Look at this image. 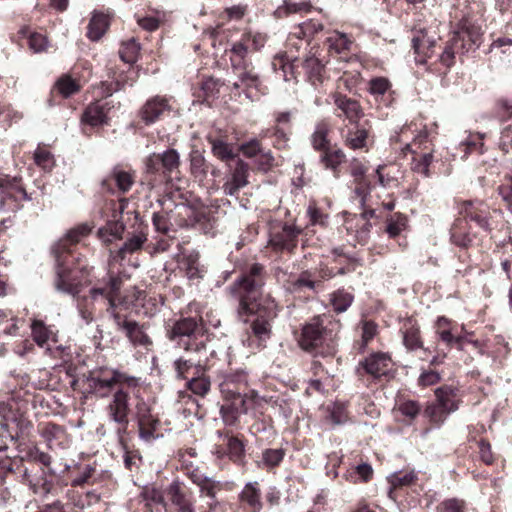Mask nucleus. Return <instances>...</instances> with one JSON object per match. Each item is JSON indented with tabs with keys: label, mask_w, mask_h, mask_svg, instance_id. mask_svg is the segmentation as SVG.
<instances>
[{
	"label": "nucleus",
	"mask_w": 512,
	"mask_h": 512,
	"mask_svg": "<svg viewBox=\"0 0 512 512\" xmlns=\"http://www.w3.org/2000/svg\"><path fill=\"white\" fill-rule=\"evenodd\" d=\"M283 448H267L262 451L261 465L267 469L277 467L284 459Z\"/></svg>",
	"instance_id": "obj_50"
},
{
	"label": "nucleus",
	"mask_w": 512,
	"mask_h": 512,
	"mask_svg": "<svg viewBox=\"0 0 512 512\" xmlns=\"http://www.w3.org/2000/svg\"><path fill=\"white\" fill-rule=\"evenodd\" d=\"M482 42L480 29L473 25H461L446 42L456 54L464 55L475 51Z\"/></svg>",
	"instance_id": "obj_10"
},
{
	"label": "nucleus",
	"mask_w": 512,
	"mask_h": 512,
	"mask_svg": "<svg viewBox=\"0 0 512 512\" xmlns=\"http://www.w3.org/2000/svg\"><path fill=\"white\" fill-rule=\"evenodd\" d=\"M247 384V374L244 371H237L235 373L228 374L224 382L221 384L222 391H228L235 396L236 392L241 393V387Z\"/></svg>",
	"instance_id": "obj_45"
},
{
	"label": "nucleus",
	"mask_w": 512,
	"mask_h": 512,
	"mask_svg": "<svg viewBox=\"0 0 512 512\" xmlns=\"http://www.w3.org/2000/svg\"><path fill=\"white\" fill-rule=\"evenodd\" d=\"M168 337L187 352L203 354L207 350L203 327L194 317L177 320L168 330Z\"/></svg>",
	"instance_id": "obj_4"
},
{
	"label": "nucleus",
	"mask_w": 512,
	"mask_h": 512,
	"mask_svg": "<svg viewBox=\"0 0 512 512\" xmlns=\"http://www.w3.org/2000/svg\"><path fill=\"white\" fill-rule=\"evenodd\" d=\"M186 387L195 395L201 397L205 396L211 388V382L205 375V369H203L199 374H193L186 382Z\"/></svg>",
	"instance_id": "obj_42"
},
{
	"label": "nucleus",
	"mask_w": 512,
	"mask_h": 512,
	"mask_svg": "<svg viewBox=\"0 0 512 512\" xmlns=\"http://www.w3.org/2000/svg\"><path fill=\"white\" fill-rule=\"evenodd\" d=\"M190 169L191 173L197 178H203L207 174V165L204 156L198 152L193 151L190 155Z\"/></svg>",
	"instance_id": "obj_62"
},
{
	"label": "nucleus",
	"mask_w": 512,
	"mask_h": 512,
	"mask_svg": "<svg viewBox=\"0 0 512 512\" xmlns=\"http://www.w3.org/2000/svg\"><path fill=\"white\" fill-rule=\"evenodd\" d=\"M27 481L30 490L40 497L48 496L54 489L53 477L45 471H42L39 476L27 479Z\"/></svg>",
	"instance_id": "obj_36"
},
{
	"label": "nucleus",
	"mask_w": 512,
	"mask_h": 512,
	"mask_svg": "<svg viewBox=\"0 0 512 512\" xmlns=\"http://www.w3.org/2000/svg\"><path fill=\"white\" fill-rule=\"evenodd\" d=\"M321 285V281H315L313 273L309 270L302 271L298 277L290 281L289 289L291 292H301L310 290L317 292V288Z\"/></svg>",
	"instance_id": "obj_38"
},
{
	"label": "nucleus",
	"mask_w": 512,
	"mask_h": 512,
	"mask_svg": "<svg viewBox=\"0 0 512 512\" xmlns=\"http://www.w3.org/2000/svg\"><path fill=\"white\" fill-rule=\"evenodd\" d=\"M403 343L408 350H416L422 347L420 331L417 327H410L404 331Z\"/></svg>",
	"instance_id": "obj_63"
},
{
	"label": "nucleus",
	"mask_w": 512,
	"mask_h": 512,
	"mask_svg": "<svg viewBox=\"0 0 512 512\" xmlns=\"http://www.w3.org/2000/svg\"><path fill=\"white\" fill-rule=\"evenodd\" d=\"M465 218L475 222L479 228L487 233L492 231L490 224V213L487 206L479 201H468L463 204L460 211Z\"/></svg>",
	"instance_id": "obj_18"
},
{
	"label": "nucleus",
	"mask_w": 512,
	"mask_h": 512,
	"mask_svg": "<svg viewBox=\"0 0 512 512\" xmlns=\"http://www.w3.org/2000/svg\"><path fill=\"white\" fill-rule=\"evenodd\" d=\"M368 138V131L364 127H356L354 130H349L346 136L347 145L356 150L362 149L366 146Z\"/></svg>",
	"instance_id": "obj_53"
},
{
	"label": "nucleus",
	"mask_w": 512,
	"mask_h": 512,
	"mask_svg": "<svg viewBox=\"0 0 512 512\" xmlns=\"http://www.w3.org/2000/svg\"><path fill=\"white\" fill-rule=\"evenodd\" d=\"M167 496L179 512H195L193 494L180 480H173L167 487Z\"/></svg>",
	"instance_id": "obj_17"
},
{
	"label": "nucleus",
	"mask_w": 512,
	"mask_h": 512,
	"mask_svg": "<svg viewBox=\"0 0 512 512\" xmlns=\"http://www.w3.org/2000/svg\"><path fill=\"white\" fill-rule=\"evenodd\" d=\"M449 414L448 411L444 410L436 402L427 405L424 410V415L436 426L443 424Z\"/></svg>",
	"instance_id": "obj_57"
},
{
	"label": "nucleus",
	"mask_w": 512,
	"mask_h": 512,
	"mask_svg": "<svg viewBox=\"0 0 512 512\" xmlns=\"http://www.w3.org/2000/svg\"><path fill=\"white\" fill-rule=\"evenodd\" d=\"M227 457L235 464L243 466L246 463V445L242 439L237 436L226 433Z\"/></svg>",
	"instance_id": "obj_33"
},
{
	"label": "nucleus",
	"mask_w": 512,
	"mask_h": 512,
	"mask_svg": "<svg viewBox=\"0 0 512 512\" xmlns=\"http://www.w3.org/2000/svg\"><path fill=\"white\" fill-rule=\"evenodd\" d=\"M197 355V359L192 357L188 359L178 358L174 361V370L177 378L187 379L188 381L193 374H199L204 369L202 361L207 359L206 352Z\"/></svg>",
	"instance_id": "obj_23"
},
{
	"label": "nucleus",
	"mask_w": 512,
	"mask_h": 512,
	"mask_svg": "<svg viewBox=\"0 0 512 512\" xmlns=\"http://www.w3.org/2000/svg\"><path fill=\"white\" fill-rule=\"evenodd\" d=\"M91 231V228L87 224H81L78 225L75 228H72L69 230L66 235L65 239L60 240L54 247L52 248V252L55 256V261L57 262V254L61 256V260L65 261V267L66 268H73L74 265H76L78 262L80 263L79 259H76L72 253L71 250L68 247V242L73 244L80 241V239L86 235H88Z\"/></svg>",
	"instance_id": "obj_13"
},
{
	"label": "nucleus",
	"mask_w": 512,
	"mask_h": 512,
	"mask_svg": "<svg viewBox=\"0 0 512 512\" xmlns=\"http://www.w3.org/2000/svg\"><path fill=\"white\" fill-rule=\"evenodd\" d=\"M257 486V482H248L240 493V500L248 512H260L262 509L261 493Z\"/></svg>",
	"instance_id": "obj_32"
},
{
	"label": "nucleus",
	"mask_w": 512,
	"mask_h": 512,
	"mask_svg": "<svg viewBox=\"0 0 512 512\" xmlns=\"http://www.w3.org/2000/svg\"><path fill=\"white\" fill-rule=\"evenodd\" d=\"M391 359L385 353H373L362 360L359 365L373 378H380L389 371Z\"/></svg>",
	"instance_id": "obj_22"
},
{
	"label": "nucleus",
	"mask_w": 512,
	"mask_h": 512,
	"mask_svg": "<svg viewBox=\"0 0 512 512\" xmlns=\"http://www.w3.org/2000/svg\"><path fill=\"white\" fill-rule=\"evenodd\" d=\"M238 75V80L232 84L234 90H239L243 88V91L248 99L255 100L251 93V89H255L256 91L264 94L261 87V80L258 75L254 71V67L251 65L249 68H239L235 71Z\"/></svg>",
	"instance_id": "obj_19"
},
{
	"label": "nucleus",
	"mask_w": 512,
	"mask_h": 512,
	"mask_svg": "<svg viewBox=\"0 0 512 512\" xmlns=\"http://www.w3.org/2000/svg\"><path fill=\"white\" fill-rule=\"evenodd\" d=\"M107 112L108 109L101 102L91 103L84 110L81 121L92 127L101 126L108 121Z\"/></svg>",
	"instance_id": "obj_31"
},
{
	"label": "nucleus",
	"mask_w": 512,
	"mask_h": 512,
	"mask_svg": "<svg viewBox=\"0 0 512 512\" xmlns=\"http://www.w3.org/2000/svg\"><path fill=\"white\" fill-rule=\"evenodd\" d=\"M92 267L77 263L73 268H66L65 261L57 254V271L54 281L58 292L70 295L76 303L78 313L82 320L89 324L94 319V305L103 303L106 306L119 300L123 277L120 273L108 271L106 275L97 280L89 289L88 295H81L85 286L90 284L88 277Z\"/></svg>",
	"instance_id": "obj_2"
},
{
	"label": "nucleus",
	"mask_w": 512,
	"mask_h": 512,
	"mask_svg": "<svg viewBox=\"0 0 512 512\" xmlns=\"http://www.w3.org/2000/svg\"><path fill=\"white\" fill-rule=\"evenodd\" d=\"M185 475L199 488L200 497L208 498V510L205 512H214L220 505L217 496L227 488L228 483L207 476L198 467L186 468Z\"/></svg>",
	"instance_id": "obj_6"
},
{
	"label": "nucleus",
	"mask_w": 512,
	"mask_h": 512,
	"mask_svg": "<svg viewBox=\"0 0 512 512\" xmlns=\"http://www.w3.org/2000/svg\"><path fill=\"white\" fill-rule=\"evenodd\" d=\"M39 434L50 450H64L70 445V438L64 426L48 422L39 427Z\"/></svg>",
	"instance_id": "obj_15"
},
{
	"label": "nucleus",
	"mask_w": 512,
	"mask_h": 512,
	"mask_svg": "<svg viewBox=\"0 0 512 512\" xmlns=\"http://www.w3.org/2000/svg\"><path fill=\"white\" fill-rule=\"evenodd\" d=\"M56 89L64 97L68 98L80 90V85L69 75H63L56 82Z\"/></svg>",
	"instance_id": "obj_54"
},
{
	"label": "nucleus",
	"mask_w": 512,
	"mask_h": 512,
	"mask_svg": "<svg viewBox=\"0 0 512 512\" xmlns=\"http://www.w3.org/2000/svg\"><path fill=\"white\" fill-rule=\"evenodd\" d=\"M299 345L302 349L317 353L332 355L335 353V345L331 339L327 338L326 329L317 321L305 324L302 328Z\"/></svg>",
	"instance_id": "obj_8"
},
{
	"label": "nucleus",
	"mask_w": 512,
	"mask_h": 512,
	"mask_svg": "<svg viewBox=\"0 0 512 512\" xmlns=\"http://www.w3.org/2000/svg\"><path fill=\"white\" fill-rule=\"evenodd\" d=\"M139 71L137 68L133 66H129L127 70L121 71L119 74L114 75V82L107 85L103 94L107 96H111L114 92L124 89L127 86H133V84L137 81Z\"/></svg>",
	"instance_id": "obj_30"
},
{
	"label": "nucleus",
	"mask_w": 512,
	"mask_h": 512,
	"mask_svg": "<svg viewBox=\"0 0 512 512\" xmlns=\"http://www.w3.org/2000/svg\"><path fill=\"white\" fill-rule=\"evenodd\" d=\"M407 222V217L403 214L396 213L391 216L387 221L386 227V232L388 233L389 237H397L402 231L406 229Z\"/></svg>",
	"instance_id": "obj_55"
},
{
	"label": "nucleus",
	"mask_w": 512,
	"mask_h": 512,
	"mask_svg": "<svg viewBox=\"0 0 512 512\" xmlns=\"http://www.w3.org/2000/svg\"><path fill=\"white\" fill-rule=\"evenodd\" d=\"M147 241V235L143 231H139L136 234L128 237L127 240L118 250V256L124 259L127 254H132L142 248L144 243Z\"/></svg>",
	"instance_id": "obj_44"
},
{
	"label": "nucleus",
	"mask_w": 512,
	"mask_h": 512,
	"mask_svg": "<svg viewBox=\"0 0 512 512\" xmlns=\"http://www.w3.org/2000/svg\"><path fill=\"white\" fill-rule=\"evenodd\" d=\"M126 337L134 346L147 347L152 344V341L145 331L144 325L139 324L135 320H131L123 330Z\"/></svg>",
	"instance_id": "obj_34"
},
{
	"label": "nucleus",
	"mask_w": 512,
	"mask_h": 512,
	"mask_svg": "<svg viewBox=\"0 0 512 512\" xmlns=\"http://www.w3.org/2000/svg\"><path fill=\"white\" fill-rule=\"evenodd\" d=\"M158 154L163 168V178H168L169 174L179 167V153L175 149H167Z\"/></svg>",
	"instance_id": "obj_47"
},
{
	"label": "nucleus",
	"mask_w": 512,
	"mask_h": 512,
	"mask_svg": "<svg viewBox=\"0 0 512 512\" xmlns=\"http://www.w3.org/2000/svg\"><path fill=\"white\" fill-rule=\"evenodd\" d=\"M436 403L449 413L458 409L456 390L450 386H442L435 390Z\"/></svg>",
	"instance_id": "obj_39"
},
{
	"label": "nucleus",
	"mask_w": 512,
	"mask_h": 512,
	"mask_svg": "<svg viewBox=\"0 0 512 512\" xmlns=\"http://www.w3.org/2000/svg\"><path fill=\"white\" fill-rule=\"evenodd\" d=\"M265 275L264 266L253 263L227 288L231 298L238 302L239 314H256L247 340L248 346L256 348L265 347L271 337L272 321L278 315L276 301L269 296L261 298Z\"/></svg>",
	"instance_id": "obj_1"
},
{
	"label": "nucleus",
	"mask_w": 512,
	"mask_h": 512,
	"mask_svg": "<svg viewBox=\"0 0 512 512\" xmlns=\"http://www.w3.org/2000/svg\"><path fill=\"white\" fill-rule=\"evenodd\" d=\"M353 300L354 296L343 289L333 292L330 297L331 305L336 313L345 312L351 306Z\"/></svg>",
	"instance_id": "obj_48"
},
{
	"label": "nucleus",
	"mask_w": 512,
	"mask_h": 512,
	"mask_svg": "<svg viewBox=\"0 0 512 512\" xmlns=\"http://www.w3.org/2000/svg\"><path fill=\"white\" fill-rule=\"evenodd\" d=\"M134 420L138 428V437L145 444H152L159 438V417L152 412V407L144 399H139L135 405Z\"/></svg>",
	"instance_id": "obj_7"
},
{
	"label": "nucleus",
	"mask_w": 512,
	"mask_h": 512,
	"mask_svg": "<svg viewBox=\"0 0 512 512\" xmlns=\"http://www.w3.org/2000/svg\"><path fill=\"white\" fill-rule=\"evenodd\" d=\"M334 103L351 123H357L363 116L362 108L355 99L339 93L334 96Z\"/></svg>",
	"instance_id": "obj_28"
},
{
	"label": "nucleus",
	"mask_w": 512,
	"mask_h": 512,
	"mask_svg": "<svg viewBox=\"0 0 512 512\" xmlns=\"http://www.w3.org/2000/svg\"><path fill=\"white\" fill-rule=\"evenodd\" d=\"M390 88L391 83L385 77H374L368 82V92L374 96L375 99L383 97Z\"/></svg>",
	"instance_id": "obj_59"
},
{
	"label": "nucleus",
	"mask_w": 512,
	"mask_h": 512,
	"mask_svg": "<svg viewBox=\"0 0 512 512\" xmlns=\"http://www.w3.org/2000/svg\"><path fill=\"white\" fill-rule=\"evenodd\" d=\"M434 160V156L431 152L420 155L419 158L414 157L412 162V170L424 177L430 176V165Z\"/></svg>",
	"instance_id": "obj_61"
},
{
	"label": "nucleus",
	"mask_w": 512,
	"mask_h": 512,
	"mask_svg": "<svg viewBox=\"0 0 512 512\" xmlns=\"http://www.w3.org/2000/svg\"><path fill=\"white\" fill-rule=\"evenodd\" d=\"M451 242L461 248L469 247L473 238L467 231V222L464 219H457L450 229Z\"/></svg>",
	"instance_id": "obj_35"
},
{
	"label": "nucleus",
	"mask_w": 512,
	"mask_h": 512,
	"mask_svg": "<svg viewBox=\"0 0 512 512\" xmlns=\"http://www.w3.org/2000/svg\"><path fill=\"white\" fill-rule=\"evenodd\" d=\"M31 332L33 340L42 348H44L51 338L54 337L51 329L41 320H33L31 324Z\"/></svg>",
	"instance_id": "obj_46"
},
{
	"label": "nucleus",
	"mask_w": 512,
	"mask_h": 512,
	"mask_svg": "<svg viewBox=\"0 0 512 512\" xmlns=\"http://www.w3.org/2000/svg\"><path fill=\"white\" fill-rule=\"evenodd\" d=\"M139 50L140 44L134 38H131L123 43L122 49L119 51L120 58L125 63L132 64L136 61Z\"/></svg>",
	"instance_id": "obj_60"
},
{
	"label": "nucleus",
	"mask_w": 512,
	"mask_h": 512,
	"mask_svg": "<svg viewBox=\"0 0 512 512\" xmlns=\"http://www.w3.org/2000/svg\"><path fill=\"white\" fill-rule=\"evenodd\" d=\"M329 48L334 50L336 53H342L350 49L352 42L345 33L334 32L327 38Z\"/></svg>",
	"instance_id": "obj_58"
},
{
	"label": "nucleus",
	"mask_w": 512,
	"mask_h": 512,
	"mask_svg": "<svg viewBox=\"0 0 512 512\" xmlns=\"http://www.w3.org/2000/svg\"><path fill=\"white\" fill-rule=\"evenodd\" d=\"M85 382L89 393L98 398H106L112 395L111 392L115 387H137L140 384V379L118 369L99 367L88 373Z\"/></svg>",
	"instance_id": "obj_3"
},
{
	"label": "nucleus",
	"mask_w": 512,
	"mask_h": 512,
	"mask_svg": "<svg viewBox=\"0 0 512 512\" xmlns=\"http://www.w3.org/2000/svg\"><path fill=\"white\" fill-rule=\"evenodd\" d=\"M297 61V57L292 54L286 52L283 55L276 56L273 61L274 70H281L283 79L285 81H290L295 79V62Z\"/></svg>",
	"instance_id": "obj_37"
},
{
	"label": "nucleus",
	"mask_w": 512,
	"mask_h": 512,
	"mask_svg": "<svg viewBox=\"0 0 512 512\" xmlns=\"http://www.w3.org/2000/svg\"><path fill=\"white\" fill-rule=\"evenodd\" d=\"M125 226L122 222L111 221L106 224L105 227L99 229V237L105 243H111L112 241L122 237Z\"/></svg>",
	"instance_id": "obj_49"
},
{
	"label": "nucleus",
	"mask_w": 512,
	"mask_h": 512,
	"mask_svg": "<svg viewBox=\"0 0 512 512\" xmlns=\"http://www.w3.org/2000/svg\"><path fill=\"white\" fill-rule=\"evenodd\" d=\"M205 269L198 257L190 255L186 259V276L190 281H199L204 277Z\"/></svg>",
	"instance_id": "obj_56"
},
{
	"label": "nucleus",
	"mask_w": 512,
	"mask_h": 512,
	"mask_svg": "<svg viewBox=\"0 0 512 512\" xmlns=\"http://www.w3.org/2000/svg\"><path fill=\"white\" fill-rule=\"evenodd\" d=\"M122 306L123 302L121 300H117L106 306V312L108 316L113 320L116 328L123 332L126 325L129 324L131 320H128L126 316L121 315L120 310Z\"/></svg>",
	"instance_id": "obj_52"
},
{
	"label": "nucleus",
	"mask_w": 512,
	"mask_h": 512,
	"mask_svg": "<svg viewBox=\"0 0 512 512\" xmlns=\"http://www.w3.org/2000/svg\"><path fill=\"white\" fill-rule=\"evenodd\" d=\"M108 422L115 426L116 439L124 444L131 412L130 395L125 387H118L105 407Z\"/></svg>",
	"instance_id": "obj_5"
},
{
	"label": "nucleus",
	"mask_w": 512,
	"mask_h": 512,
	"mask_svg": "<svg viewBox=\"0 0 512 512\" xmlns=\"http://www.w3.org/2000/svg\"><path fill=\"white\" fill-rule=\"evenodd\" d=\"M22 472V478L29 477L28 469L24 467V460L19 456L8 454V447H0V474L8 475Z\"/></svg>",
	"instance_id": "obj_26"
},
{
	"label": "nucleus",
	"mask_w": 512,
	"mask_h": 512,
	"mask_svg": "<svg viewBox=\"0 0 512 512\" xmlns=\"http://www.w3.org/2000/svg\"><path fill=\"white\" fill-rule=\"evenodd\" d=\"M328 133L329 125L325 121L316 124L311 135V144L315 150L323 152L329 148Z\"/></svg>",
	"instance_id": "obj_43"
},
{
	"label": "nucleus",
	"mask_w": 512,
	"mask_h": 512,
	"mask_svg": "<svg viewBox=\"0 0 512 512\" xmlns=\"http://www.w3.org/2000/svg\"><path fill=\"white\" fill-rule=\"evenodd\" d=\"M245 412V400L240 392H236L232 400L223 404L220 409L222 420L228 426H234Z\"/></svg>",
	"instance_id": "obj_25"
},
{
	"label": "nucleus",
	"mask_w": 512,
	"mask_h": 512,
	"mask_svg": "<svg viewBox=\"0 0 512 512\" xmlns=\"http://www.w3.org/2000/svg\"><path fill=\"white\" fill-rule=\"evenodd\" d=\"M32 423L22 414L11 413L0 420V437L10 441H17L27 435Z\"/></svg>",
	"instance_id": "obj_14"
},
{
	"label": "nucleus",
	"mask_w": 512,
	"mask_h": 512,
	"mask_svg": "<svg viewBox=\"0 0 512 512\" xmlns=\"http://www.w3.org/2000/svg\"><path fill=\"white\" fill-rule=\"evenodd\" d=\"M31 200L25 189L17 183L16 179L0 177V211L14 212L21 206V201Z\"/></svg>",
	"instance_id": "obj_11"
},
{
	"label": "nucleus",
	"mask_w": 512,
	"mask_h": 512,
	"mask_svg": "<svg viewBox=\"0 0 512 512\" xmlns=\"http://www.w3.org/2000/svg\"><path fill=\"white\" fill-rule=\"evenodd\" d=\"M168 110H170L168 99L162 96H154L145 102L139 111V116L146 125H151L158 121L161 115Z\"/></svg>",
	"instance_id": "obj_20"
},
{
	"label": "nucleus",
	"mask_w": 512,
	"mask_h": 512,
	"mask_svg": "<svg viewBox=\"0 0 512 512\" xmlns=\"http://www.w3.org/2000/svg\"><path fill=\"white\" fill-rule=\"evenodd\" d=\"M249 165L241 159L236 160L235 167L223 184V191L226 195L234 196L238 191L248 184Z\"/></svg>",
	"instance_id": "obj_21"
},
{
	"label": "nucleus",
	"mask_w": 512,
	"mask_h": 512,
	"mask_svg": "<svg viewBox=\"0 0 512 512\" xmlns=\"http://www.w3.org/2000/svg\"><path fill=\"white\" fill-rule=\"evenodd\" d=\"M302 66L307 80L317 89L323 83L325 73V63L318 47H311L303 59Z\"/></svg>",
	"instance_id": "obj_16"
},
{
	"label": "nucleus",
	"mask_w": 512,
	"mask_h": 512,
	"mask_svg": "<svg viewBox=\"0 0 512 512\" xmlns=\"http://www.w3.org/2000/svg\"><path fill=\"white\" fill-rule=\"evenodd\" d=\"M374 211L363 212L359 215H349L345 219V227L347 231L355 233L359 241H365L370 233L371 223L368 221V216H373Z\"/></svg>",
	"instance_id": "obj_24"
},
{
	"label": "nucleus",
	"mask_w": 512,
	"mask_h": 512,
	"mask_svg": "<svg viewBox=\"0 0 512 512\" xmlns=\"http://www.w3.org/2000/svg\"><path fill=\"white\" fill-rule=\"evenodd\" d=\"M188 225L207 235H214L216 220L211 211L196 210L188 216Z\"/></svg>",
	"instance_id": "obj_27"
},
{
	"label": "nucleus",
	"mask_w": 512,
	"mask_h": 512,
	"mask_svg": "<svg viewBox=\"0 0 512 512\" xmlns=\"http://www.w3.org/2000/svg\"><path fill=\"white\" fill-rule=\"evenodd\" d=\"M303 232L295 224L280 223L274 226L269 235V245L276 252H293L298 245V237Z\"/></svg>",
	"instance_id": "obj_9"
},
{
	"label": "nucleus",
	"mask_w": 512,
	"mask_h": 512,
	"mask_svg": "<svg viewBox=\"0 0 512 512\" xmlns=\"http://www.w3.org/2000/svg\"><path fill=\"white\" fill-rule=\"evenodd\" d=\"M251 49L241 37L238 41L232 43L230 52V62L233 71L239 68H249L252 62L248 59V53Z\"/></svg>",
	"instance_id": "obj_29"
},
{
	"label": "nucleus",
	"mask_w": 512,
	"mask_h": 512,
	"mask_svg": "<svg viewBox=\"0 0 512 512\" xmlns=\"http://www.w3.org/2000/svg\"><path fill=\"white\" fill-rule=\"evenodd\" d=\"M411 44L417 65H426L435 52L436 38L424 27H415L411 31Z\"/></svg>",
	"instance_id": "obj_12"
},
{
	"label": "nucleus",
	"mask_w": 512,
	"mask_h": 512,
	"mask_svg": "<svg viewBox=\"0 0 512 512\" xmlns=\"http://www.w3.org/2000/svg\"><path fill=\"white\" fill-rule=\"evenodd\" d=\"M211 150L215 157L222 161H228L235 158L233 148L227 142L220 139H209Z\"/></svg>",
	"instance_id": "obj_51"
},
{
	"label": "nucleus",
	"mask_w": 512,
	"mask_h": 512,
	"mask_svg": "<svg viewBox=\"0 0 512 512\" xmlns=\"http://www.w3.org/2000/svg\"><path fill=\"white\" fill-rule=\"evenodd\" d=\"M109 25L108 17L102 13L93 14L89 24L87 36L92 41H98L106 32Z\"/></svg>",
	"instance_id": "obj_40"
},
{
	"label": "nucleus",
	"mask_w": 512,
	"mask_h": 512,
	"mask_svg": "<svg viewBox=\"0 0 512 512\" xmlns=\"http://www.w3.org/2000/svg\"><path fill=\"white\" fill-rule=\"evenodd\" d=\"M112 177L120 192L126 193L130 190L133 185V178L129 172L114 169Z\"/></svg>",
	"instance_id": "obj_64"
},
{
	"label": "nucleus",
	"mask_w": 512,
	"mask_h": 512,
	"mask_svg": "<svg viewBox=\"0 0 512 512\" xmlns=\"http://www.w3.org/2000/svg\"><path fill=\"white\" fill-rule=\"evenodd\" d=\"M345 154L341 149L331 150L330 148L322 152L320 161L326 169L334 172L335 177H338V167L345 161Z\"/></svg>",
	"instance_id": "obj_41"
}]
</instances>
